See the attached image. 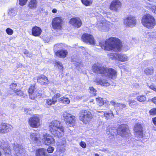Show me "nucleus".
Segmentation results:
<instances>
[{
	"label": "nucleus",
	"mask_w": 156,
	"mask_h": 156,
	"mask_svg": "<svg viewBox=\"0 0 156 156\" xmlns=\"http://www.w3.org/2000/svg\"><path fill=\"white\" fill-rule=\"evenodd\" d=\"M57 12V9H52V12L53 13H56Z\"/></svg>",
	"instance_id": "6e6d98bb"
},
{
	"label": "nucleus",
	"mask_w": 156,
	"mask_h": 156,
	"mask_svg": "<svg viewBox=\"0 0 156 156\" xmlns=\"http://www.w3.org/2000/svg\"><path fill=\"white\" fill-rule=\"evenodd\" d=\"M28 0H19V4L21 6H23L25 5Z\"/></svg>",
	"instance_id": "a18cd8bd"
},
{
	"label": "nucleus",
	"mask_w": 156,
	"mask_h": 156,
	"mask_svg": "<svg viewBox=\"0 0 156 156\" xmlns=\"http://www.w3.org/2000/svg\"><path fill=\"white\" fill-rule=\"evenodd\" d=\"M63 19L61 16L54 18L51 22L52 28L55 30H61L62 29Z\"/></svg>",
	"instance_id": "6e6552de"
},
{
	"label": "nucleus",
	"mask_w": 156,
	"mask_h": 156,
	"mask_svg": "<svg viewBox=\"0 0 156 156\" xmlns=\"http://www.w3.org/2000/svg\"><path fill=\"white\" fill-rule=\"evenodd\" d=\"M82 40L85 43L90 45H94L95 41L94 38L91 34L88 33H84L81 36Z\"/></svg>",
	"instance_id": "f8f14e48"
},
{
	"label": "nucleus",
	"mask_w": 156,
	"mask_h": 156,
	"mask_svg": "<svg viewBox=\"0 0 156 156\" xmlns=\"http://www.w3.org/2000/svg\"><path fill=\"white\" fill-rule=\"evenodd\" d=\"M117 59L122 62H125L128 60V58L125 54L122 53H118Z\"/></svg>",
	"instance_id": "393cba45"
},
{
	"label": "nucleus",
	"mask_w": 156,
	"mask_h": 156,
	"mask_svg": "<svg viewBox=\"0 0 156 156\" xmlns=\"http://www.w3.org/2000/svg\"><path fill=\"white\" fill-rule=\"evenodd\" d=\"M83 5L86 6H90L93 3V0H81Z\"/></svg>",
	"instance_id": "72a5a7b5"
},
{
	"label": "nucleus",
	"mask_w": 156,
	"mask_h": 156,
	"mask_svg": "<svg viewBox=\"0 0 156 156\" xmlns=\"http://www.w3.org/2000/svg\"><path fill=\"white\" fill-rule=\"evenodd\" d=\"M151 101L152 102L156 105V97H154L152 98Z\"/></svg>",
	"instance_id": "603ef678"
},
{
	"label": "nucleus",
	"mask_w": 156,
	"mask_h": 156,
	"mask_svg": "<svg viewBox=\"0 0 156 156\" xmlns=\"http://www.w3.org/2000/svg\"><path fill=\"white\" fill-rule=\"evenodd\" d=\"M128 104L130 106L131 108H134L136 106L138 103L135 100H129L128 101Z\"/></svg>",
	"instance_id": "58836bf2"
},
{
	"label": "nucleus",
	"mask_w": 156,
	"mask_h": 156,
	"mask_svg": "<svg viewBox=\"0 0 156 156\" xmlns=\"http://www.w3.org/2000/svg\"><path fill=\"white\" fill-rule=\"evenodd\" d=\"M149 113L150 115H156V108H154L151 109L149 111Z\"/></svg>",
	"instance_id": "79ce46f5"
},
{
	"label": "nucleus",
	"mask_w": 156,
	"mask_h": 156,
	"mask_svg": "<svg viewBox=\"0 0 156 156\" xmlns=\"http://www.w3.org/2000/svg\"><path fill=\"white\" fill-rule=\"evenodd\" d=\"M61 96V95L60 93H56L54 95L52 98L56 103L57 102V99L59 98Z\"/></svg>",
	"instance_id": "37998d69"
},
{
	"label": "nucleus",
	"mask_w": 156,
	"mask_h": 156,
	"mask_svg": "<svg viewBox=\"0 0 156 156\" xmlns=\"http://www.w3.org/2000/svg\"><path fill=\"white\" fill-rule=\"evenodd\" d=\"M137 100L139 102L144 103L147 101V98L145 95H140L137 96L136 98Z\"/></svg>",
	"instance_id": "c756f323"
},
{
	"label": "nucleus",
	"mask_w": 156,
	"mask_h": 156,
	"mask_svg": "<svg viewBox=\"0 0 156 156\" xmlns=\"http://www.w3.org/2000/svg\"><path fill=\"white\" fill-rule=\"evenodd\" d=\"M90 103H93V104L94 103V99H91L90 101Z\"/></svg>",
	"instance_id": "bf43d9fd"
},
{
	"label": "nucleus",
	"mask_w": 156,
	"mask_h": 156,
	"mask_svg": "<svg viewBox=\"0 0 156 156\" xmlns=\"http://www.w3.org/2000/svg\"><path fill=\"white\" fill-rule=\"evenodd\" d=\"M154 69L153 68L148 67L144 70V73L147 75H151L154 73Z\"/></svg>",
	"instance_id": "c85d7f7f"
},
{
	"label": "nucleus",
	"mask_w": 156,
	"mask_h": 156,
	"mask_svg": "<svg viewBox=\"0 0 156 156\" xmlns=\"http://www.w3.org/2000/svg\"><path fill=\"white\" fill-rule=\"evenodd\" d=\"M6 32L7 34L9 35H12L13 33V31L12 29L10 28H7L6 29Z\"/></svg>",
	"instance_id": "c03bdc74"
},
{
	"label": "nucleus",
	"mask_w": 156,
	"mask_h": 156,
	"mask_svg": "<svg viewBox=\"0 0 156 156\" xmlns=\"http://www.w3.org/2000/svg\"><path fill=\"white\" fill-rule=\"evenodd\" d=\"M35 84H34L30 86L28 89V93L30 98L31 100L35 99L37 97L35 94Z\"/></svg>",
	"instance_id": "6ab92c4d"
},
{
	"label": "nucleus",
	"mask_w": 156,
	"mask_h": 156,
	"mask_svg": "<svg viewBox=\"0 0 156 156\" xmlns=\"http://www.w3.org/2000/svg\"><path fill=\"white\" fill-rule=\"evenodd\" d=\"M0 147L5 154L10 155L11 154L10 144L7 141H3L0 144Z\"/></svg>",
	"instance_id": "2eb2a0df"
},
{
	"label": "nucleus",
	"mask_w": 156,
	"mask_h": 156,
	"mask_svg": "<svg viewBox=\"0 0 156 156\" xmlns=\"http://www.w3.org/2000/svg\"><path fill=\"white\" fill-rule=\"evenodd\" d=\"M97 112L101 114H104L105 113L103 111H98Z\"/></svg>",
	"instance_id": "13d9d810"
},
{
	"label": "nucleus",
	"mask_w": 156,
	"mask_h": 156,
	"mask_svg": "<svg viewBox=\"0 0 156 156\" xmlns=\"http://www.w3.org/2000/svg\"><path fill=\"white\" fill-rule=\"evenodd\" d=\"M42 30L38 26H35L33 27L31 29V34L34 37H39L41 34Z\"/></svg>",
	"instance_id": "412c9836"
},
{
	"label": "nucleus",
	"mask_w": 156,
	"mask_h": 156,
	"mask_svg": "<svg viewBox=\"0 0 156 156\" xmlns=\"http://www.w3.org/2000/svg\"><path fill=\"white\" fill-rule=\"evenodd\" d=\"M111 104L114 106H115L117 104L115 103V102L113 101H110Z\"/></svg>",
	"instance_id": "5fc2aeb1"
},
{
	"label": "nucleus",
	"mask_w": 156,
	"mask_h": 156,
	"mask_svg": "<svg viewBox=\"0 0 156 156\" xmlns=\"http://www.w3.org/2000/svg\"><path fill=\"white\" fill-rule=\"evenodd\" d=\"M136 94H139V92H138V93H137Z\"/></svg>",
	"instance_id": "0e129e2a"
},
{
	"label": "nucleus",
	"mask_w": 156,
	"mask_h": 156,
	"mask_svg": "<svg viewBox=\"0 0 156 156\" xmlns=\"http://www.w3.org/2000/svg\"><path fill=\"white\" fill-rule=\"evenodd\" d=\"M150 2H154L155 0H147Z\"/></svg>",
	"instance_id": "052dcab7"
},
{
	"label": "nucleus",
	"mask_w": 156,
	"mask_h": 156,
	"mask_svg": "<svg viewBox=\"0 0 156 156\" xmlns=\"http://www.w3.org/2000/svg\"><path fill=\"white\" fill-rule=\"evenodd\" d=\"M1 94V90H0V94Z\"/></svg>",
	"instance_id": "680f3d73"
},
{
	"label": "nucleus",
	"mask_w": 156,
	"mask_h": 156,
	"mask_svg": "<svg viewBox=\"0 0 156 156\" xmlns=\"http://www.w3.org/2000/svg\"><path fill=\"white\" fill-rule=\"evenodd\" d=\"M13 150L16 154H22L24 151L23 146L18 144H14L13 147Z\"/></svg>",
	"instance_id": "aec40b11"
},
{
	"label": "nucleus",
	"mask_w": 156,
	"mask_h": 156,
	"mask_svg": "<svg viewBox=\"0 0 156 156\" xmlns=\"http://www.w3.org/2000/svg\"><path fill=\"white\" fill-rule=\"evenodd\" d=\"M37 82L42 86L46 85L48 84L49 80L48 77L43 74H41L37 77Z\"/></svg>",
	"instance_id": "a211bd4d"
},
{
	"label": "nucleus",
	"mask_w": 156,
	"mask_h": 156,
	"mask_svg": "<svg viewBox=\"0 0 156 156\" xmlns=\"http://www.w3.org/2000/svg\"><path fill=\"white\" fill-rule=\"evenodd\" d=\"M103 115L106 120H109L114 118V115L113 112L110 110L109 112H105Z\"/></svg>",
	"instance_id": "a878e982"
},
{
	"label": "nucleus",
	"mask_w": 156,
	"mask_h": 156,
	"mask_svg": "<svg viewBox=\"0 0 156 156\" xmlns=\"http://www.w3.org/2000/svg\"><path fill=\"white\" fill-rule=\"evenodd\" d=\"M92 70L94 73L99 74L103 75H106L109 79H115L117 76V73L114 69L109 67H106L100 66L96 64L92 66Z\"/></svg>",
	"instance_id": "7ed1b4c3"
},
{
	"label": "nucleus",
	"mask_w": 156,
	"mask_h": 156,
	"mask_svg": "<svg viewBox=\"0 0 156 156\" xmlns=\"http://www.w3.org/2000/svg\"><path fill=\"white\" fill-rule=\"evenodd\" d=\"M59 101L65 104H68L70 103V100L68 98L62 97L60 98Z\"/></svg>",
	"instance_id": "2f4dec72"
},
{
	"label": "nucleus",
	"mask_w": 156,
	"mask_h": 156,
	"mask_svg": "<svg viewBox=\"0 0 156 156\" xmlns=\"http://www.w3.org/2000/svg\"><path fill=\"white\" fill-rule=\"evenodd\" d=\"M56 102L52 98L51 99H47L46 100L45 105L47 106H51L52 105H54L55 104Z\"/></svg>",
	"instance_id": "f704fd0d"
},
{
	"label": "nucleus",
	"mask_w": 156,
	"mask_h": 156,
	"mask_svg": "<svg viewBox=\"0 0 156 156\" xmlns=\"http://www.w3.org/2000/svg\"><path fill=\"white\" fill-rule=\"evenodd\" d=\"M126 107V105L124 104L118 103L115 106L114 108L116 111L119 112L122 111L124 108Z\"/></svg>",
	"instance_id": "bb28decb"
},
{
	"label": "nucleus",
	"mask_w": 156,
	"mask_h": 156,
	"mask_svg": "<svg viewBox=\"0 0 156 156\" xmlns=\"http://www.w3.org/2000/svg\"><path fill=\"white\" fill-rule=\"evenodd\" d=\"M42 140L44 144L46 145H49L55 143L53 137L47 133L43 135Z\"/></svg>",
	"instance_id": "dca6fc26"
},
{
	"label": "nucleus",
	"mask_w": 156,
	"mask_h": 156,
	"mask_svg": "<svg viewBox=\"0 0 156 156\" xmlns=\"http://www.w3.org/2000/svg\"><path fill=\"white\" fill-rule=\"evenodd\" d=\"M63 120L66 124L70 127L75 126L76 117L70 113L65 112L63 114Z\"/></svg>",
	"instance_id": "0eeeda50"
},
{
	"label": "nucleus",
	"mask_w": 156,
	"mask_h": 156,
	"mask_svg": "<svg viewBox=\"0 0 156 156\" xmlns=\"http://www.w3.org/2000/svg\"><path fill=\"white\" fill-rule=\"evenodd\" d=\"M149 9L153 12L156 14V6L155 5H152L151 7L149 8Z\"/></svg>",
	"instance_id": "49530a36"
},
{
	"label": "nucleus",
	"mask_w": 156,
	"mask_h": 156,
	"mask_svg": "<svg viewBox=\"0 0 156 156\" xmlns=\"http://www.w3.org/2000/svg\"><path fill=\"white\" fill-rule=\"evenodd\" d=\"M142 25L147 28H152L156 25V21L154 17L149 14L144 15L141 19Z\"/></svg>",
	"instance_id": "423d86ee"
},
{
	"label": "nucleus",
	"mask_w": 156,
	"mask_h": 156,
	"mask_svg": "<svg viewBox=\"0 0 156 156\" xmlns=\"http://www.w3.org/2000/svg\"><path fill=\"white\" fill-rule=\"evenodd\" d=\"M89 90H90V93L93 96H95L97 95V90L94 88L93 87H89Z\"/></svg>",
	"instance_id": "ea45409f"
},
{
	"label": "nucleus",
	"mask_w": 156,
	"mask_h": 156,
	"mask_svg": "<svg viewBox=\"0 0 156 156\" xmlns=\"http://www.w3.org/2000/svg\"><path fill=\"white\" fill-rule=\"evenodd\" d=\"M55 55L57 57L64 58H65L68 54L67 50L64 49H61L57 50L55 53Z\"/></svg>",
	"instance_id": "4be33fe9"
},
{
	"label": "nucleus",
	"mask_w": 156,
	"mask_h": 156,
	"mask_svg": "<svg viewBox=\"0 0 156 156\" xmlns=\"http://www.w3.org/2000/svg\"><path fill=\"white\" fill-rule=\"evenodd\" d=\"M99 45L102 49L107 51L116 50L119 51L123 46L122 43L119 39L112 37L108 38L104 41L100 42Z\"/></svg>",
	"instance_id": "f257e3e1"
},
{
	"label": "nucleus",
	"mask_w": 156,
	"mask_h": 156,
	"mask_svg": "<svg viewBox=\"0 0 156 156\" xmlns=\"http://www.w3.org/2000/svg\"><path fill=\"white\" fill-rule=\"evenodd\" d=\"M79 115L80 120L84 124L90 123L93 118L92 114L88 109H81L80 111Z\"/></svg>",
	"instance_id": "39448f33"
},
{
	"label": "nucleus",
	"mask_w": 156,
	"mask_h": 156,
	"mask_svg": "<svg viewBox=\"0 0 156 156\" xmlns=\"http://www.w3.org/2000/svg\"><path fill=\"white\" fill-rule=\"evenodd\" d=\"M96 101L97 104L100 106H101L104 104L103 98L100 97L97 98H96Z\"/></svg>",
	"instance_id": "c9c22d12"
},
{
	"label": "nucleus",
	"mask_w": 156,
	"mask_h": 156,
	"mask_svg": "<svg viewBox=\"0 0 156 156\" xmlns=\"http://www.w3.org/2000/svg\"><path fill=\"white\" fill-rule=\"evenodd\" d=\"M52 156H57V155H53Z\"/></svg>",
	"instance_id": "e2e57ef3"
},
{
	"label": "nucleus",
	"mask_w": 156,
	"mask_h": 156,
	"mask_svg": "<svg viewBox=\"0 0 156 156\" xmlns=\"http://www.w3.org/2000/svg\"><path fill=\"white\" fill-rule=\"evenodd\" d=\"M149 87L150 89H151L152 90H153L154 91H155V90L156 89V87H155L154 85H151Z\"/></svg>",
	"instance_id": "864d4df0"
},
{
	"label": "nucleus",
	"mask_w": 156,
	"mask_h": 156,
	"mask_svg": "<svg viewBox=\"0 0 156 156\" xmlns=\"http://www.w3.org/2000/svg\"><path fill=\"white\" fill-rule=\"evenodd\" d=\"M152 121L154 125L156 126V117H154L152 118Z\"/></svg>",
	"instance_id": "3c124183"
},
{
	"label": "nucleus",
	"mask_w": 156,
	"mask_h": 156,
	"mask_svg": "<svg viewBox=\"0 0 156 156\" xmlns=\"http://www.w3.org/2000/svg\"><path fill=\"white\" fill-rule=\"evenodd\" d=\"M54 150L53 147L49 146L47 149V151L48 153H51L53 152Z\"/></svg>",
	"instance_id": "de8ad7c7"
},
{
	"label": "nucleus",
	"mask_w": 156,
	"mask_h": 156,
	"mask_svg": "<svg viewBox=\"0 0 156 156\" xmlns=\"http://www.w3.org/2000/svg\"><path fill=\"white\" fill-rule=\"evenodd\" d=\"M14 11L13 9H9V13H12L13 12V11Z\"/></svg>",
	"instance_id": "4d7b16f0"
},
{
	"label": "nucleus",
	"mask_w": 156,
	"mask_h": 156,
	"mask_svg": "<svg viewBox=\"0 0 156 156\" xmlns=\"http://www.w3.org/2000/svg\"><path fill=\"white\" fill-rule=\"evenodd\" d=\"M69 24L72 25L74 28H80L82 25V22L79 17L71 18L69 22Z\"/></svg>",
	"instance_id": "4468645a"
},
{
	"label": "nucleus",
	"mask_w": 156,
	"mask_h": 156,
	"mask_svg": "<svg viewBox=\"0 0 156 156\" xmlns=\"http://www.w3.org/2000/svg\"><path fill=\"white\" fill-rule=\"evenodd\" d=\"M80 145L81 147L84 148L86 147V144L83 141H81L80 143Z\"/></svg>",
	"instance_id": "09e8293b"
},
{
	"label": "nucleus",
	"mask_w": 156,
	"mask_h": 156,
	"mask_svg": "<svg viewBox=\"0 0 156 156\" xmlns=\"http://www.w3.org/2000/svg\"><path fill=\"white\" fill-rule=\"evenodd\" d=\"M106 133L110 135L109 138L110 139H113L115 135H119L124 137L131 134L128 126L124 124L119 125L117 129L114 126H108L106 129Z\"/></svg>",
	"instance_id": "f03ea898"
},
{
	"label": "nucleus",
	"mask_w": 156,
	"mask_h": 156,
	"mask_svg": "<svg viewBox=\"0 0 156 156\" xmlns=\"http://www.w3.org/2000/svg\"><path fill=\"white\" fill-rule=\"evenodd\" d=\"M122 6V2L119 0H113L110 3L109 9L112 11L118 12Z\"/></svg>",
	"instance_id": "ddd939ff"
},
{
	"label": "nucleus",
	"mask_w": 156,
	"mask_h": 156,
	"mask_svg": "<svg viewBox=\"0 0 156 156\" xmlns=\"http://www.w3.org/2000/svg\"><path fill=\"white\" fill-rule=\"evenodd\" d=\"M31 111V110L28 108H26L24 109V112L27 115H30V114L28 113V112Z\"/></svg>",
	"instance_id": "8fccbe9b"
},
{
	"label": "nucleus",
	"mask_w": 156,
	"mask_h": 156,
	"mask_svg": "<svg viewBox=\"0 0 156 156\" xmlns=\"http://www.w3.org/2000/svg\"><path fill=\"white\" fill-rule=\"evenodd\" d=\"M37 0H30L28 4V6L30 9H34L37 6Z\"/></svg>",
	"instance_id": "b1692460"
},
{
	"label": "nucleus",
	"mask_w": 156,
	"mask_h": 156,
	"mask_svg": "<svg viewBox=\"0 0 156 156\" xmlns=\"http://www.w3.org/2000/svg\"><path fill=\"white\" fill-rule=\"evenodd\" d=\"M49 129L51 133L58 137L62 136L64 134V128L60 121L53 120L48 124Z\"/></svg>",
	"instance_id": "20e7f679"
},
{
	"label": "nucleus",
	"mask_w": 156,
	"mask_h": 156,
	"mask_svg": "<svg viewBox=\"0 0 156 156\" xmlns=\"http://www.w3.org/2000/svg\"><path fill=\"white\" fill-rule=\"evenodd\" d=\"M133 130L134 134L139 138H142L145 136L142 124L136 123L134 125Z\"/></svg>",
	"instance_id": "1a4fd4ad"
},
{
	"label": "nucleus",
	"mask_w": 156,
	"mask_h": 156,
	"mask_svg": "<svg viewBox=\"0 0 156 156\" xmlns=\"http://www.w3.org/2000/svg\"><path fill=\"white\" fill-rule=\"evenodd\" d=\"M17 86V84L15 83H12L9 85V88L10 90L13 91L16 89Z\"/></svg>",
	"instance_id": "a19ab883"
},
{
	"label": "nucleus",
	"mask_w": 156,
	"mask_h": 156,
	"mask_svg": "<svg viewBox=\"0 0 156 156\" xmlns=\"http://www.w3.org/2000/svg\"><path fill=\"white\" fill-rule=\"evenodd\" d=\"M37 134L35 133H32L30 134V138L34 141L37 142L39 140L40 137L38 136Z\"/></svg>",
	"instance_id": "7c9ffc66"
},
{
	"label": "nucleus",
	"mask_w": 156,
	"mask_h": 156,
	"mask_svg": "<svg viewBox=\"0 0 156 156\" xmlns=\"http://www.w3.org/2000/svg\"><path fill=\"white\" fill-rule=\"evenodd\" d=\"M137 20L135 16L130 15L124 19L123 23L126 26L133 27L136 24Z\"/></svg>",
	"instance_id": "9b49d317"
},
{
	"label": "nucleus",
	"mask_w": 156,
	"mask_h": 156,
	"mask_svg": "<svg viewBox=\"0 0 156 156\" xmlns=\"http://www.w3.org/2000/svg\"><path fill=\"white\" fill-rule=\"evenodd\" d=\"M154 3H156V2H154Z\"/></svg>",
	"instance_id": "69168bd1"
},
{
	"label": "nucleus",
	"mask_w": 156,
	"mask_h": 156,
	"mask_svg": "<svg viewBox=\"0 0 156 156\" xmlns=\"http://www.w3.org/2000/svg\"><path fill=\"white\" fill-rule=\"evenodd\" d=\"M95 82L97 83L98 84H100L103 86H108L110 85V84L108 82L106 81H103V80L98 79H96L95 80Z\"/></svg>",
	"instance_id": "cd10ccee"
},
{
	"label": "nucleus",
	"mask_w": 156,
	"mask_h": 156,
	"mask_svg": "<svg viewBox=\"0 0 156 156\" xmlns=\"http://www.w3.org/2000/svg\"><path fill=\"white\" fill-rule=\"evenodd\" d=\"M12 92L17 96H22L23 95V92L20 89H16Z\"/></svg>",
	"instance_id": "4c0bfd02"
},
{
	"label": "nucleus",
	"mask_w": 156,
	"mask_h": 156,
	"mask_svg": "<svg viewBox=\"0 0 156 156\" xmlns=\"http://www.w3.org/2000/svg\"><path fill=\"white\" fill-rule=\"evenodd\" d=\"M28 123L31 127L37 128L40 126V119L37 115H34L29 119Z\"/></svg>",
	"instance_id": "9d476101"
},
{
	"label": "nucleus",
	"mask_w": 156,
	"mask_h": 156,
	"mask_svg": "<svg viewBox=\"0 0 156 156\" xmlns=\"http://www.w3.org/2000/svg\"><path fill=\"white\" fill-rule=\"evenodd\" d=\"M12 128V126L8 123H2L0 124V133L4 134L8 133Z\"/></svg>",
	"instance_id": "f3484780"
},
{
	"label": "nucleus",
	"mask_w": 156,
	"mask_h": 156,
	"mask_svg": "<svg viewBox=\"0 0 156 156\" xmlns=\"http://www.w3.org/2000/svg\"><path fill=\"white\" fill-rule=\"evenodd\" d=\"M118 53H109L108 54V56L110 59L115 60L117 59Z\"/></svg>",
	"instance_id": "e433bc0d"
},
{
	"label": "nucleus",
	"mask_w": 156,
	"mask_h": 156,
	"mask_svg": "<svg viewBox=\"0 0 156 156\" xmlns=\"http://www.w3.org/2000/svg\"><path fill=\"white\" fill-rule=\"evenodd\" d=\"M36 156H48L46 154V150L45 149L41 148L37 149L36 151Z\"/></svg>",
	"instance_id": "5701e85b"
},
{
	"label": "nucleus",
	"mask_w": 156,
	"mask_h": 156,
	"mask_svg": "<svg viewBox=\"0 0 156 156\" xmlns=\"http://www.w3.org/2000/svg\"><path fill=\"white\" fill-rule=\"evenodd\" d=\"M54 64L55 66H56L60 70L63 71L64 67L63 64L61 62L59 61H56Z\"/></svg>",
	"instance_id": "473e14b6"
}]
</instances>
